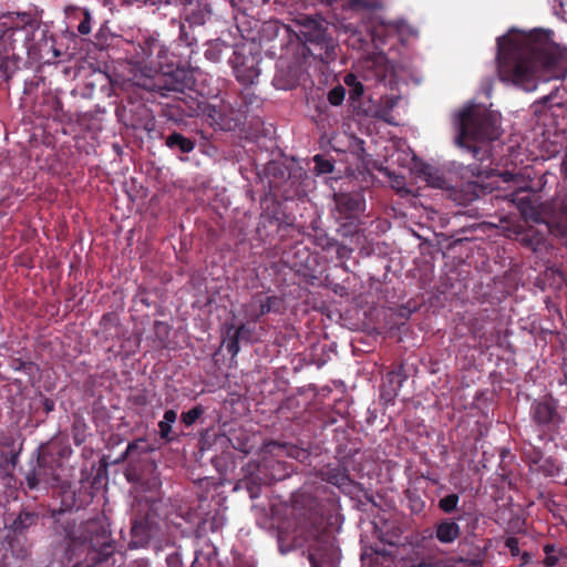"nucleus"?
<instances>
[{
    "label": "nucleus",
    "instance_id": "f257e3e1",
    "mask_svg": "<svg viewBox=\"0 0 567 567\" xmlns=\"http://www.w3.org/2000/svg\"><path fill=\"white\" fill-rule=\"evenodd\" d=\"M496 59L501 80L527 91L536 87L540 71L548 79H564L567 74V50L553 43L542 31L498 38Z\"/></svg>",
    "mask_w": 567,
    "mask_h": 567
},
{
    "label": "nucleus",
    "instance_id": "f03ea898",
    "mask_svg": "<svg viewBox=\"0 0 567 567\" xmlns=\"http://www.w3.org/2000/svg\"><path fill=\"white\" fill-rule=\"evenodd\" d=\"M315 486L303 484L291 497V533L278 532V546L282 554L308 545L311 567H338L340 550L334 537L326 527L321 502L313 492Z\"/></svg>",
    "mask_w": 567,
    "mask_h": 567
},
{
    "label": "nucleus",
    "instance_id": "7ed1b4c3",
    "mask_svg": "<svg viewBox=\"0 0 567 567\" xmlns=\"http://www.w3.org/2000/svg\"><path fill=\"white\" fill-rule=\"evenodd\" d=\"M196 84L194 73L175 64L174 54L157 39L144 41V103H156L166 115V104H175Z\"/></svg>",
    "mask_w": 567,
    "mask_h": 567
},
{
    "label": "nucleus",
    "instance_id": "20e7f679",
    "mask_svg": "<svg viewBox=\"0 0 567 567\" xmlns=\"http://www.w3.org/2000/svg\"><path fill=\"white\" fill-rule=\"evenodd\" d=\"M169 121L179 123L184 117L203 116L215 130L235 131L245 124L244 111L237 110L234 102L223 101L220 105L207 103L195 86L181 96L175 104H166Z\"/></svg>",
    "mask_w": 567,
    "mask_h": 567
},
{
    "label": "nucleus",
    "instance_id": "39448f33",
    "mask_svg": "<svg viewBox=\"0 0 567 567\" xmlns=\"http://www.w3.org/2000/svg\"><path fill=\"white\" fill-rule=\"evenodd\" d=\"M455 123L457 127L456 144L467 148L474 158L482 161V150L476 143L493 141L498 137L496 115L484 107L472 104L463 107L457 113Z\"/></svg>",
    "mask_w": 567,
    "mask_h": 567
},
{
    "label": "nucleus",
    "instance_id": "423d86ee",
    "mask_svg": "<svg viewBox=\"0 0 567 567\" xmlns=\"http://www.w3.org/2000/svg\"><path fill=\"white\" fill-rule=\"evenodd\" d=\"M301 35L306 50L311 56L323 63L336 60L338 45L321 22L307 19Z\"/></svg>",
    "mask_w": 567,
    "mask_h": 567
},
{
    "label": "nucleus",
    "instance_id": "0eeeda50",
    "mask_svg": "<svg viewBox=\"0 0 567 567\" xmlns=\"http://www.w3.org/2000/svg\"><path fill=\"white\" fill-rule=\"evenodd\" d=\"M558 408V400L551 394L532 402L529 415L532 422L543 435L553 436L560 432L564 416L559 413Z\"/></svg>",
    "mask_w": 567,
    "mask_h": 567
},
{
    "label": "nucleus",
    "instance_id": "6e6552de",
    "mask_svg": "<svg viewBox=\"0 0 567 567\" xmlns=\"http://www.w3.org/2000/svg\"><path fill=\"white\" fill-rule=\"evenodd\" d=\"M261 60L259 52H252L245 45L237 47L229 59L236 80L244 85L254 84L260 75Z\"/></svg>",
    "mask_w": 567,
    "mask_h": 567
},
{
    "label": "nucleus",
    "instance_id": "1a4fd4ad",
    "mask_svg": "<svg viewBox=\"0 0 567 567\" xmlns=\"http://www.w3.org/2000/svg\"><path fill=\"white\" fill-rule=\"evenodd\" d=\"M332 198L334 207L331 214L341 228L353 225L365 209V200L359 193L339 192Z\"/></svg>",
    "mask_w": 567,
    "mask_h": 567
},
{
    "label": "nucleus",
    "instance_id": "9d476101",
    "mask_svg": "<svg viewBox=\"0 0 567 567\" xmlns=\"http://www.w3.org/2000/svg\"><path fill=\"white\" fill-rule=\"evenodd\" d=\"M122 89L126 94L127 102L117 110V115L125 125L138 127L142 124V86L137 82L125 80Z\"/></svg>",
    "mask_w": 567,
    "mask_h": 567
},
{
    "label": "nucleus",
    "instance_id": "9b49d317",
    "mask_svg": "<svg viewBox=\"0 0 567 567\" xmlns=\"http://www.w3.org/2000/svg\"><path fill=\"white\" fill-rule=\"evenodd\" d=\"M109 527L105 516H96L81 524L79 535L69 530L68 538L73 544L89 543L92 547H95V544L110 539L111 532Z\"/></svg>",
    "mask_w": 567,
    "mask_h": 567
},
{
    "label": "nucleus",
    "instance_id": "f8f14e48",
    "mask_svg": "<svg viewBox=\"0 0 567 567\" xmlns=\"http://www.w3.org/2000/svg\"><path fill=\"white\" fill-rule=\"evenodd\" d=\"M318 476L334 486H337L341 492L347 493L351 492V487L354 482L351 480L347 465L342 462L337 466H332L331 464L322 467Z\"/></svg>",
    "mask_w": 567,
    "mask_h": 567
},
{
    "label": "nucleus",
    "instance_id": "ddd939ff",
    "mask_svg": "<svg viewBox=\"0 0 567 567\" xmlns=\"http://www.w3.org/2000/svg\"><path fill=\"white\" fill-rule=\"evenodd\" d=\"M284 309V299L279 296H267L261 298L256 295L247 308V315L251 320L257 321L260 317L274 312L280 313Z\"/></svg>",
    "mask_w": 567,
    "mask_h": 567
},
{
    "label": "nucleus",
    "instance_id": "4468645a",
    "mask_svg": "<svg viewBox=\"0 0 567 567\" xmlns=\"http://www.w3.org/2000/svg\"><path fill=\"white\" fill-rule=\"evenodd\" d=\"M268 453L280 456L286 455L302 464L310 462L311 452L306 449L288 442L270 441L265 445Z\"/></svg>",
    "mask_w": 567,
    "mask_h": 567
},
{
    "label": "nucleus",
    "instance_id": "2eb2a0df",
    "mask_svg": "<svg viewBox=\"0 0 567 567\" xmlns=\"http://www.w3.org/2000/svg\"><path fill=\"white\" fill-rule=\"evenodd\" d=\"M265 173L268 177V184L271 192L276 195L280 194L284 198H288L286 192H281V188L290 179V171L288 167L279 162H269L265 167Z\"/></svg>",
    "mask_w": 567,
    "mask_h": 567
},
{
    "label": "nucleus",
    "instance_id": "dca6fc26",
    "mask_svg": "<svg viewBox=\"0 0 567 567\" xmlns=\"http://www.w3.org/2000/svg\"><path fill=\"white\" fill-rule=\"evenodd\" d=\"M458 519L461 516L457 518L445 517L436 522L433 536L440 544L449 545L461 537L462 529L457 523Z\"/></svg>",
    "mask_w": 567,
    "mask_h": 567
},
{
    "label": "nucleus",
    "instance_id": "f3484780",
    "mask_svg": "<svg viewBox=\"0 0 567 567\" xmlns=\"http://www.w3.org/2000/svg\"><path fill=\"white\" fill-rule=\"evenodd\" d=\"M287 475L286 464L274 458H265L258 466L257 477L262 480V483L267 485L275 481H281L286 478Z\"/></svg>",
    "mask_w": 567,
    "mask_h": 567
},
{
    "label": "nucleus",
    "instance_id": "a211bd4d",
    "mask_svg": "<svg viewBox=\"0 0 567 567\" xmlns=\"http://www.w3.org/2000/svg\"><path fill=\"white\" fill-rule=\"evenodd\" d=\"M213 11L207 3H198L195 7L189 8L186 11L184 23L188 25V29L202 27L212 20Z\"/></svg>",
    "mask_w": 567,
    "mask_h": 567
},
{
    "label": "nucleus",
    "instance_id": "6ab92c4d",
    "mask_svg": "<svg viewBox=\"0 0 567 567\" xmlns=\"http://www.w3.org/2000/svg\"><path fill=\"white\" fill-rule=\"evenodd\" d=\"M177 420V412L175 410H166L163 420L158 422L159 436L165 443L178 441L183 432H177L173 429V424Z\"/></svg>",
    "mask_w": 567,
    "mask_h": 567
},
{
    "label": "nucleus",
    "instance_id": "aec40b11",
    "mask_svg": "<svg viewBox=\"0 0 567 567\" xmlns=\"http://www.w3.org/2000/svg\"><path fill=\"white\" fill-rule=\"evenodd\" d=\"M297 73L293 66L278 69L272 80L274 86L285 91L293 89L299 82Z\"/></svg>",
    "mask_w": 567,
    "mask_h": 567
},
{
    "label": "nucleus",
    "instance_id": "412c9836",
    "mask_svg": "<svg viewBox=\"0 0 567 567\" xmlns=\"http://www.w3.org/2000/svg\"><path fill=\"white\" fill-rule=\"evenodd\" d=\"M234 104L237 110L244 111V120L246 121L247 114L252 109L260 106V99L250 87H245L234 100Z\"/></svg>",
    "mask_w": 567,
    "mask_h": 567
},
{
    "label": "nucleus",
    "instance_id": "4be33fe9",
    "mask_svg": "<svg viewBox=\"0 0 567 567\" xmlns=\"http://www.w3.org/2000/svg\"><path fill=\"white\" fill-rule=\"evenodd\" d=\"M165 145L172 150L181 153H190L195 148V141L184 136L182 133L173 132L165 138Z\"/></svg>",
    "mask_w": 567,
    "mask_h": 567
},
{
    "label": "nucleus",
    "instance_id": "5701e85b",
    "mask_svg": "<svg viewBox=\"0 0 567 567\" xmlns=\"http://www.w3.org/2000/svg\"><path fill=\"white\" fill-rule=\"evenodd\" d=\"M207 45L208 47L205 50L204 55L208 61L214 63L219 62L224 51L230 48L226 41L220 39L209 41Z\"/></svg>",
    "mask_w": 567,
    "mask_h": 567
},
{
    "label": "nucleus",
    "instance_id": "b1692460",
    "mask_svg": "<svg viewBox=\"0 0 567 567\" xmlns=\"http://www.w3.org/2000/svg\"><path fill=\"white\" fill-rule=\"evenodd\" d=\"M144 505H148V508L144 515L143 528H144V535H145L148 525L154 523L153 518L161 516L159 507L162 505V502L153 495L152 496L144 495Z\"/></svg>",
    "mask_w": 567,
    "mask_h": 567
},
{
    "label": "nucleus",
    "instance_id": "393cba45",
    "mask_svg": "<svg viewBox=\"0 0 567 567\" xmlns=\"http://www.w3.org/2000/svg\"><path fill=\"white\" fill-rule=\"evenodd\" d=\"M93 553V565L96 566L106 561L114 553L113 543L111 539L103 540L100 544H95Z\"/></svg>",
    "mask_w": 567,
    "mask_h": 567
},
{
    "label": "nucleus",
    "instance_id": "a878e982",
    "mask_svg": "<svg viewBox=\"0 0 567 567\" xmlns=\"http://www.w3.org/2000/svg\"><path fill=\"white\" fill-rule=\"evenodd\" d=\"M38 515L31 512H21L19 516L13 520L11 528L16 533H23L29 527L38 523Z\"/></svg>",
    "mask_w": 567,
    "mask_h": 567
},
{
    "label": "nucleus",
    "instance_id": "bb28decb",
    "mask_svg": "<svg viewBox=\"0 0 567 567\" xmlns=\"http://www.w3.org/2000/svg\"><path fill=\"white\" fill-rule=\"evenodd\" d=\"M420 173H421L422 177L424 178V181L429 185H431L433 187H437V188H443L444 187L445 178L433 166H431V165H423V167L420 169Z\"/></svg>",
    "mask_w": 567,
    "mask_h": 567
},
{
    "label": "nucleus",
    "instance_id": "cd10ccee",
    "mask_svg": "<svg viewBox=\"0 0 567 567\" xmlns=\"http://www.w3.org/2000/svg\"><path fill=\"white\" fill-rule=\"evenodd\" d=\"M545 237L542 233L529 228L520 234V241L525 247L536 251L544 244Z\"/></svg>",
    "mask_w": 567,
    "mask_h": 567
},
{
    "label": "nucleus",
    "instance_id": "c85d7f7f",
    "mask_svg": "<svg viewBox=\"0 0 567 567\" xmlns=\"http://www.w3.org/2000/svg\"><path fill=\"white\" fill-rule=\"evenodd\" d=\"M246 330V324H240L237 328L231 327L228 330V342L226 344V349L229 354L235 357L239 352V339L241 338L243 331Z\"/></svg>",
    "mask_w": 567,
    "mask_h": 567
},
{
    "label": "nucleus",
    "instance_id": "c756f323",
    "mask_svg": "<svg viewBox=\"0 0 567 567\" xmlns=\"http://www.w3.org/2000/svg\"><path fill=\"white\" fill-rule=\"evenodd\" d=\"M323 3L328 6H332L338 0H321ZM380 7V3L378 0H349L348 8L351 10H375Z\"/></svg>",
    "mask_w": 567,
    "mask_h": 567
},
{
    "label": "nucleus",
    "instance_id": "7c9ffc66",
    "mask_svg": "<svg viewBox=\"0 0 567 567\" xmlns=\"http://www.w3.org/2000/svg\"><path fill=\"white\" fill-rule=\"evenodd\" d=\"M344 83L349 87V99L352 102L358 101L364 92L363 84L352 73L344 76Z\"/></svg>",
    "mask_w": 567,
    "mask_h": 567
},
{
    "label": "nucleus",
    "instance_id": "2f4dec72",
    "mask_svg": "<svg viewBox=\"0 0 567 567\" xmlns=\"http://www.w3.org/2000/svg\"><path fill=\"white\" fill-rule=\"evenodd\" d=\"M460 503V495L451 493L439 499L437 507L444 514H453L457 511Z\"/></svg>",
    "mask_w": 567,
    "mask_h": 567
},
{
    "label": "nucleus",
    "instance_id": "473e14b6",
    "mask_svg": "<svg viewBox=\"0 0 567 567\" xmlns=\"http://www.w3.org/2000/svg\"><path fill=\"white\" fill-rule=\"evenodd\" d=\"M526 457L528 458L530 464L538 465L539 470L547 474H551V470L547 467V465H550V467L553 466L550 460H545L544 464H540V462L543 461V452L540 450L534 447L533 451L526 454Z\"/></svg>",
    "mask_w": 567,
    "mask_h": 567
},
{
    "label": "nucleus",
    "instance_id": "72a5a7b5",
    "mask_svg": "<svg viewBox=\"0 0 567 567\" xmlns=\"http://www.w3.org/2000/svg\"><path fill=\"white\" fill-rule=\"evenodd\" d=\"M409 508L413 514H421L425 509V501L415 492H406Z\"/></svg>",
    "mask_w": 567,
    "mask_h": 567
},
{
    "label": "nucleus",
    "instance_id": "f704fd0d",
    "mask_svg": "<svg viewBox=\"0 0 567 567\" xmlns=\"http://www.w3.org/2000/svg\"><path fill=\"white\" fill-rule=\"evenodd\" d=\"M205 412L203 405L198 404L192 408L190 410L183 412L181 415L182 422L186 426L193 425Z\"/></svg>",
    "mask_w": 567,
    "mask_h": 567
},
{
    "label": "nucleus",
    "instance_id": "c9c22d12",
    "mask_svg": "<svg viewBox=\"0 0 567 567\" xmlns=\"http://www.w3.org/2000/svg\"><path fill=\"white\" fill-rule=\"evenodd\" d=\"M315 171L318 175L330 174L333 172L334 165L331 161L327 159L323 155L313 156Z\"/></svg>",
    "mask_w": 567,
    "mask_h": 567
},
{
    "label": "nucleus",
    "instance_id": "e433bc0d",
    "mask_svg": "<svg viewBox=\"0 0 567 567\" xmlns=\"http://www.w3.org/2000/svg\"><path fill=\"white\" fill-rule=\"evenodd\" d=\"M545 558L543 560L544 566L554 567L559 561V553L554 544H546L543 548Z\"/></svg>",
    "mask_w": 567,
    "mask_h": 567
},
{
    "label": "nucleus",
    "instance_id": "4c0bfd02",
    "mask_svg": "<svg viewBox=\"0 0 567 567\" xmlns=\"http://www.w3.org/2000/svg\"><path fill=\"white\" fill-rule=\"evenodd\" d=\"M124 475L128 482L138 483L142 478V465L140 462H130Z\"/></svg>",
    "mask_w": 567,
    "mask_h": 567
},
{
    "label": "nucleus",
    "instance_id": "58836bf2",
    "mask_svg": "<svg viewBox=\"0 0 567 567\" xmlns=\"http://www.w3.org/2000/svg\"><path fill=\"white\" fill-rule=\"evenodd\" d=\"M316 244L322 250L329 251L338 246V240L333 237H330L327 233H320L316 236Z\"/></svg>",
    "mask_w": 567,
    "mask_h": 567
},
{
    "label": "nucleus",
    "instance_id": "ea45409f",
    "mask_svg": "<svg viewBox=\"0 0 567 567\" xmlns=\"http://www.w3.org/2000/svg\"><path fill=\"white\" fill-rule=\"evenodd\" d=\"M179 40L187 47H193L197 42V38L194 34V29H188V25L184 22L181 23Z\"/></svg>",
    "mask_w": 567,
    "mask_h": 567
},
{
    "label": "nucleus",
    "instance_id": "a19ab883",
    "mask_svg": "<svg viewBox=\"0 0 567 567\" xmlns=\"http://www.w3.org/2000/svg\"><path fill=\"white\" fill-rule=\"evenodd\" d=\"M346 96V89L342 85H337L328 93V101L331 105H341Z\"/></svg>",
    "mask_w": 567,
    "mask_h": 567
},
{
    "label": "nucleus",
    "instance_id": "79ce46f5",
    "mask_svg": "<svg viewBox=\"0 0 567 567\" xmlns=\"http://www.w3.org/2000/svg\"><path fill=\"white\" fill-rule=\"evenodd\" d=\"M554 223L557 225V227L560 229L561 233L567 234V206L563 205L560 207L559 214L554 220Z\"/></svg>",
    "mask_w": 567,
    "mask_h": 567
},
{
    "label": "nucleus",
    "instance_id": "37998d69",
    "mask_svg": "<svg viewBox=\"0 0 567 567\" xmlns=\"http://www.w3.org/2000/svg\"><path fill=\"white\" fill-rule=\"evenodd\" d=\"M78 31L83 35H86L91 32V16L86 9L84 10V19L78 25Z\"/></svg>",
    "mask_w": 567,
    "mask_h": 567
},
{
    "label": "nucleus",
    "instance_id": "c03bdc74",
    "mask_svg": "<svg viewBox=\"0 0 567 567\" xmlns=\"http://www.w3.org/2000/svg\"><path fill=\"white\" fill-rule=\"evenodd\" d=\"M505 546L508 548L512 556L520 555L519 540L516 537H508L505 540Z\"/></svg>",
    "mask_w": 567,
    "mask_h": 567
},
{
    "label": "nucleus",
    "instance_id": "a18cd8bd",
    "mask_svg": "<svg viewBox=\"0 0 567 567\" xmlns=\"http://www.w3.org/2000/svg\"><path fill=\"white\" fill-rule=\"evenodd\" d=\"M334 249L337 251V257L339 259L348 258L350 256V254L352 252V249H350L348 246H346L343 244H340L339 241H338V246H336Z\"/></svg>",
    "mask_w": 567,
    "mask_h": 567
},
{
    "label": "nucleus",
    "instance_id": "49530a36",
    "mask_svg": "<svg viewBox=\"0 0 567 567\" xmlns=\"http://www.w3.org/2000/svg\"><path fill=\"white\" fill-rule=\"evenodd\" d=\"M39 476H40V473L37 470L33 471L32 474L27 476L28 485L30 488H35L39 485V483L41 481Z\"/></svg>",
    "mask_w": 567,
    "mask_h": 567
},
{
    "label": "nucleus",
    "instance_id": "de8ad7c7",
    "mask_svg": "<svg viewBox=\"0 0 567 567\" xmlns=\"http://www.w3.org/2000/svg\"><path fill=\"white\" fill-rule=\"evenodd\" d=\"M247 489H248V492H249V494H250V497H251V498H256V497H258V496H259L260 487H259V485H257V484L255 483V481H254V480H251V481L247 484Z\"/></svg>",
    "mask_w": 567,
    "mask_h": 567
},
{
    "label": "nucleus",
    "instance_id": "09e8293b",
    "mask_svg": "<svg viewBox=\"0 0 567 567\" xmlns=\"http://www.w3.org/2000/svg\"><path fill=\"white\" fill-rule=\"evenodd\" d=\"M386 379L389 382H394L395 379H398V383H399V386H401L402 382H403V379H400V374L398 372H389L386 374Z\"/></svg>",
    "mask_w": 567,
    "mask_h": 567
},
{
    "label": "nucleus",
    "instance_id": "8fccbe9b",
    "mask_svg": "<svg viewBox=\"0 0 567 567\" xmlns=\"http://www.w3.org/2000/svg\"><path fill=\"white\" fill-rule=\"evenodd\" d=\"M43 408L47 413H50L54 410V402L51 399H45L43 402Z\"/></svg>",
    "mask_w": 567,
    "mask_h": 567
},
{
    "label": "nucleus",
    "instance_id": "3c124183",
    "mask_svg": "<svg viewBox=\"0 0 567 567\" xmlns=\"http://www.w3.org/2000/svg\"><path fill=\"white\" fill-rule=\"evenodd\" d=\"M466 567H483L482 561L478 559H466Z\"/></svg>",
    "mask_w": 567,
    "mask_h": 567
},
{
    "label": "nucleus",
    "instance_id": "603ef678",
    "mask_svg": "<svg viewBox=\"0 0 567 567\" xmlns=\"http://www.w3.org/2000/svg\"><path fill=\"white\" fill-rule=\"evenodd\" d=\"M141 529H142V527L140 526L137 518L134 519L133 525H132V533H133L134 537H136L140 534Z\"/></svg>",
    "mask_w": 567,
    "mask_h": 567
},
{
    "label": "nucleus",
    "instance_id": "864d4df0",
    "mask_svg": "<svg viewBox=\"0 0 567 567\" xmlns=\"http://www.w3.org/2000/svg\"><path fill=\"white\" fill-rule=\"evenodd\" d=\"M520 560H522L520 565H526V564H528V563L530 561V554H529V553H527V551H524V553L522 554V556H520Z\"/></svg>",
    "mask_w": 567,
    "mask_h": 567
},
{
    "label": "nucleus",
    "instance_id": "5fc2aeb1",
    "mask_svg": "<svg viewBox=\"0 0 567 567\" xmlns=\"http://www.w3.org/2000/svg\"><path fill=\"white\" fill-rule=\"evenodd\" d=\"M162 2L169 3V0H144V6H147L148 3L155 6Z\"/></svg>",
    "mask_w": 567,
    "mask_h": 567
},
{
    "label": "nucleus",
    "instance_id": "6e6d98bb",
    "mask_svg": "<svg viewBox=\"0 0 567 567\" xmlns=\"http://www.w3.org/2000/svg\"><path fill=\"white\" fill-rule=\"evenodd\" d=\"M157 329H158V331L167 332L168 327L164 323H157Z\"/></svg>",
    "mask_w": 567,
    "mask_h": 567
},
{
    "label": "nucleus",
    "instance_id": "4d7b16f0",
    "mask_svg": "<svg viewBox=\"0 0 567 567\" xmlns=\"http://www.w3.org/2000/svg\"><path fill=\"white\" fill-rule=\"evenodd\" d=\"M347 29H348L349 31H351L353 35H355V34L358 33V32H357V29H352V27H351L350 24L347 27Z\"/></svg>",
    "mask_w": 567,
    "mask_h": 567
},
{
    "label": "nucleus",
    "instance_id": "13d9d810",
    "mask_svg": "<svg viewBox=\"0 0 567 567\" xmlns=\"http://www.w3.org/2000/svg\"><path fill=\"white\" fill-rule=\"evenodd\" d=\"M249 332H250V330L246 327V330H244L243 333H241V338H244Z\"/></svg>",
    "mask_w": 567,
    "mask_h": 567
},
{
    "label": "nucleus",
    "instance_id": "bf43d9fd",
    "mask_svg": "<svg viewBox=\"0 0 567 567\" xmlns=\"http://www.w3.org/2000/svg\"><path fill=\"white\" fill-rule=\"evenodd\" d=\"M134 447H135V444H134V443H133V444H130V445L127 446V451H131V450H132V449H134Z\"/></svg>",
    "mask_w": 567,
    "mask_h": 567
},
{
    "label": "nucleus",
    "instance_id": "052dcab7",
    "mask_svg": "<svg viewBox=\"0 0 567 567\" xmlns=\"http://www.w3.org/2000/svg\"><path fill=\"white\" fill-rule=\"evenodd\" d=\"M144 130L150 131V128H148V123H144Z\"/></svg>",
    "mask_w": 567,
    "mask_h": 567
},
{
    "label": "nucleus",
    "instance_id": "680f3d73",
    "mask_svg": "<svg viewBox=\"0 0 567 567\" xmlns=\"http://www.w3.org/2000/svg\"><path fill=\"white\" fill-rule=\"evenodd\" d=\"M272 221L277 223L278 218H270V223H272Z\"/></svg>",
    "mask_w": 567,
    "mask_h": 567
},
{
    "label": "nucleus",
    "instance_id": "e2e57ef3",
    "mask_svg": "<svg viewBox=\"0 0 567 567\" xmlns=\"http://www.w3.org/2000/svg\"><path fill=\"white\" fill-rule=\"evenodd\" d=\"M18 16L25 17V16H27V13H25V12H22V13H18Z\"/></svg>",
    "mask_w": 567,
    "mask_h": 567
},
{
    "label": "nucleus",
    "instance_id": "0e129e2a",
    "mask_svg": "<svg viewBox=\"0 0 567 567\" xmlns=\"http://www.w3.org/2000/svg\"><path fill=\"white\" fill-rule=\"evenodd\" d=\"M385 79V74H382L380 80H384Z\"/></svg>",
    "mask_w": 567,
    "mask_h": 567
}]
</instances>
